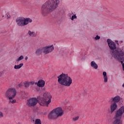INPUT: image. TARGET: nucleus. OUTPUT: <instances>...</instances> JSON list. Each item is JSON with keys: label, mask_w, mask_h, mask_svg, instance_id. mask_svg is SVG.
<instances>
[{"label": "nucleus", "mask_w": 124, "mask_h": 124, "mask_svg": "<svg viewBox=\"0 0 124 124\" xmlns=\"http://www.w3.org/2000/svg\"><path fill=\"white\" fill-rule=\"evenodd\" d=\"M51 98L52 96L50 93L46 92L44 93V98L38 96L37 99L35 98H32L27 100V105L29 107H33L37 104L39 101L41 106H44L45 104L48 105L51 102Z\"/></svg>", "instance_id": "f257e3e1"}, {"label": "nucleus", "mask_w": 124, "mask_h": 124, "mask_svg": "<svg viewBox=\"0 0 124 124\" xmlns=\"http://www.w3.org/2000/svg\"><path fill=\"white\" fill-rule=\"evenodd\" d=\"M107 42L112 57L118 61H124V49L117 48L116 44L111 39H108L107 40Z\"/></svg>", "instance_id": "f03ea898"}, {"label": "nucleus", "mask_w": 124, "mask_h": 124, "mask_svg": "<svg viewBox=\"0 0 124 124\" xmlns=\"http://www.w3.org/2000/svg\"><path fill=\"white\" fill-rule=\"evenodd\" d=\"M60 4V0H48L41 7V13L43 16H46L54 11Z\"/></svg>", "instance_id": "7ed1b4c3"}, {"label": "nucleus", "mask_w": 124, "mask_h": 124, "mask_svg": "<svg viewBox=\"0 0 124 124\" xmlns=\"http://www.w3.org/2000/svg\"><path fill=\"white\" fill-rule=\"evenodd\" d=\"M58 83L61 86L70 87V85L72 84V79L67 74H62L58 76Z\"/></svg>", "instance_id": "20e7f679"}, {"label": "nucleus", "mask_w": 124, "mask_h": 124, "mask_svg": "<svg viewBox=\"0 0 124 124\" xmlns=\"http://www.w3.org/2000/svg\"><path fill=\"white\" fill-rule=\"evenodd\" d=\"M17 94V91L15 88H9L5 93L6 97L8 98L9 102L11 103H16V100L14 99Z\"/></svg>", "instance_id": "39448f33"}, {"label": "nucleus", "mask_w": 124, "mask_h": 124, "mask_svg": "<svg viewBox=\"0 0 124 124\" xmlns=\"http://www.w3.org/2000/svg\"><path fill=\"white\" fill-rule=\"evenodd\" d=\"M32 20L30 18H25L24 17H18L16 19V23L18 27H25L28 25L29 23H31Z\"/></svg>", "instance_id": "423d86ee"}, {"label": "nucleus", "mask_w": 124, "mask_h": 124, "mask_svg": "<svg viewBox=\"0 0 124 124\" xmlns=\"http://www.w3.org/2000/svg\"><path fill=\"white\" fill-rule=\"evenodd\" d=\"M124 113V106H123L119 108L116 112L115 121L113 122V124H122L121 118L123 114Z\"/></svg>", "instance_id": "0eeeda50"}, {"label": "nucleus", "mask_w": 124, "mask_h": 124, "mask_svg": "<svg viewBox=\"0 0 124 124\" xmlns=\"http://www.w3.org/2000/svg\"><path fill=\"white\" fill-rule=\"evenodd\" d=\"M54 49L53 45L43 47V53L44 54L47 55V54H49V53L53 52V51H54Z\"/></svg>", "instance_id": "6e6552de"}, {"label": "nucleus", "mask_w": 124, "mask_h": 124, "mask_svg": "<svg viewBox=\"0 0 124 124\" xmlns=\"http://www.w3.org/2000/svg\"><path fill=\"white\" fill-rule=\"evenodd\" d=\"M53 112H55L58 117H62L63 115V110L62 108H57L53 109Z\"/></svg>", "instance_id": "1a4fd4ad"}, {"label": "nucleus", "mask_w": 124, "mask_h": 124, "mask_svg": "<svg viewBox=\"0 0 124 124\" xmlns=\"http://www.w3.org/2000/svg\"><path fill=\"white\" fill-rule=\"evenodd\" d=\"M48 118L51 120H55V119H57L59 118V116H57V113L55 111H54V109L51 111L50 113L48 114Z\"/></svg>", "instance_id": "9d476101"}, {"label": "nucleus", "mask_w": 124, "mask_h": 124, "mask_svg": "<svg viewBox=\"0 0 124 124\" xmlns=\"http://www.w3.org/2000/svg\"><path fill=\"white\" fill-rule=\"evenodd\" d=\"M117 108H118V105H117V103H112L110 105V112L113 113L115 112V111L117 110Z\"/></svg>", "instance_id": "9b49d317"}, {"label": "nucleus", "mask_w": 124, "mask_h": 124, "mask_svg": "<svg viewBox=\"0 0 124 124\" xmlns=\"http://www.w3.org/2000/svg\"><path fill=\"white\" fill-rule=\"evenodd\" d=\"M35 84L39 88H43L44 86H45V81L40 79L38 81V82H36Z\"/></svg>", "instance_id": "f8f14e48"}, {"label": "nucleus", "mask_w": 124, "mask_h": 124, "mask_svg": "<svg viewBox=\"0 0 124 124\" xmlns=\"http://www.w3.org/2000/svg\"><path fill=\"white\" fill-rule=\"evenodd\" d=\"M111 100L113 102H115V103H117L121 100V97L119 95L116 96L114 97L111 98Z\"/></svg>", "instance_id": "ddd939ff"}, {"label": "nucleus", "mask_w": 124, "mask_h": 124, "mask_svg": "<svg viewBox=\"0 0 124 124\" xmlns=\"http://www.w3.org/2000/svg\"><path fill=\"white\" fill-rule=\"evenodd\" d=\"M42 53H43V47H41L37 49L36 50L35 54V55H36V56H40Z\"/></svg>", "instance_id": "4468645a"}, {"label": "nucleus", "mask_w": 124, "mask_h": 124, "mask_svg": "<svg viewBox=\"0 0 124 124\" xmlns=\"http://www.w3.org/2000/svg\"><path fill=\"white\" fill-rule=\"evenodd\" d=\"M34 81H25L24 82V86L25 88H29L30 87V85H34Z\"/></svg>", "instance_id": "2eb2a0df"}, {"label": "nucleus", "mask_w": 124, "mask_h": 124, "mask_svg": "<svg viewBox=\"0 0 124 124\" xmlns=\"http://www.w3.org/2000/svg\"><path fill=\"white\" fill-rule=\"evenodd\" d=\"M28 34L31 37H35L37 35L36 33H35L34 31H31V30L28 31Z\"/></svg>", "instance_id": "dca6fc26"}, {"label": "nucleus", "mask_w": 124, "mask_h": 124, "mask_svg": "<svg viewBox=\"0 0 124 124\" xmlns=\"http://www.w3.org/2000/svg\"><path fill=\"white\" fill-rule=\"evenodd\" d=\"M103 75L104 77V82L105 83H107L108 82V77H107V73L106 72H103Z\"/></svg>", "instance_id": "f3484780"}, {"label": "nucleus", "mask_w": 124, "mask_h": 124, "mask_svg": "<svg viewBox=\"0 0 124 124\" xmlns=\"http://www.w3.org/2000/svg\"><path fill=\"white\" fill-rule=\"evenodd\" d=\"M91 65L92 67H93L94 69H97V68H98V65H97V64H96L94 61H92L91 62Z\"/></svg>", "instance_id": "a211bd4d"}, {"label": "nucleus", "mask_w": 124, "mask_h": 124, "mask_svg": "<svg viewBox=\"0 0 124 124\" xmlns=\"http://www.w3.org/2000/svg\"><path fill=\"white\" fill-rule=\"evenodd\" d=\"M24 65V63H21L18 65H15L14 66V69H20Z\"/></svg>", "instance_id": "6ab92c4d"}, {"label": "nucleus", "mask_w": 124, "mask_h": 124, "mask_svg": "<svg viewBox=\"0 0 124 124\" xmlns=\"http://www.w3.org/2000/svg\"><path fill=\"white\" fill-rule=\"evenodd\" d=\"M24 59V56L21 55L16 60V62L18 63L19 62L22 61V60Z\"/></svg>", "instance_id": "aec40b11"}, {"label": "nucleus", "mask_w": 124, "mask_h": 124, "mask_svg": "<svg viewBox=\"0 0 124 124\" xmlns=\"http://www.w3.org/2000/svg\"><path fill=\"white\" fill-rule=\"evenodd\" d=\"M35 124H41V120L40 119H36L35 121Z\"/></svg>", "instance_id": "412c9836"}, {"label": "nucleus", "mask_w": 124, "mask_h": 124, "mask_svg": "<svg viewBox=\"0 0 124 124\" xmlns=\"http://www.w3.org/2000/svg\"><path fill=\"white\" fill-rule=\"evenodd\" d=\"M74 19H77V16H76V15L72 16V17H71V20H72V21H74Z\"/></svg>", "instance_id": "4be33fe9"}, {"label": "nucleus", "mask_w": 124, "mask_h": 124, "mask_svg": "<svg viewBox=\"0 0 124 124\" xmlns=\"http://www.w3.org/2000/svg\"><path fill=\"white\" fill-rule=\"evenodd\" d=\"M78 119H79V116H77L73 118V120L74 122H76V121H78Z\"/></svg>", "instance_id": "5701e85b"}, {"label": "nucleus", "mask_w": 124, "mask_h": 124, "mask_svg": "<svg viewBox=\"0 0 124 124\" xmlns=\"http://www.w3.org/2000/svg\"><path fill=\"white\" fill-rule=\"evenodd\" d=\"M6 18H7V19H9V18H10V15H9V13H7L6 14Z\"/></svg>", "instance_id": "b1692460"}, {"label": "nucleus", "mask_w": 124, "mask_h": 124, "mask_svg": "<svg viewBox=\"0 0 124 124\" xmlns=\"http://www.w3.org/2000/svg\"><path fill=\"white\" fill-rule=\"evenodd\" d=\"M94 39L95 40H98V39H100V36L97 35Z\"/></svg>", "instance_id": "393cba45"}, {"label": "nucleus", "mask_w": 124, "mask_h": 124, "mask_svg": "<svg viewBox=\"0 0 124 124\" xmlns=\"http://www.w3.org/2000/svg\"><path fill=\"white\" fill-rule=\"evenodd\" d=\"M60 13H61V14H63V13H64V11L63 10V9L61 8V9H60Z\"/></svg>", "instance_id": "a878e982"}, {"label": "nucleus", "mask_w": 124, "mask_h": 124, "mask_svg": "<svg viewBox=\"0 0 124 124\" xmlns=\"http://www.w3.org/2000/svg\"><path fill=\"white\" fill-rule=\"evenodd\" d=\"M0 118H3V113L0 111Z\"/></svg>", "instance_id": "bb28decb"}, {"label": "nucleus", "mask_w": 124, "mask_h": 124, "mask_svg": "<svg viewBox=\"0 0 124 124\" xmlns=\"http://www.w3.org/2000/svg\"><path fill=\"white\" fill-rule=\"evenodd\" d=\"M2 76V72H0V77H1Z\"/></svg>", "instance_id": "cd10ccee"}, {"label": "nucleus", "mask_w": 124, "mask_h": 124, "mask_svg": "<svg viewBox=\"0 0 124 124\" xmlns=\"http://www.w3.org/2000/svg\"><path fill=\"white\" fill-rule=\"evenodd\" d=\"M25 60L26 61H27V60H28V57H27V56L25 57Z\"/></svg>", "instance_id": "c85d7f7f"}, {"label": "nucleus", "mask_w": 124, "mask_h": 124, "mask_svg": "<svg viewBox=\"0 0 124 124\" xmlns=\"http://www.w3.org/2000/svg\"><path fill=\"white\" fill-rule=\"evenodd\" d=\"M18 87H22V84H18Z\"/></svg>", "instance_id": "c756f323"}, {"label": "nucleus", "mask_w": 124, "mask_h": 124, "mask_svg": "<svg viewBox=\"0 0 124 124\" xmlns=\"http://www.w3.org/2000/svg\"><path fill=\"white\" fill-rule=\"evenodd\" d=\"M123 87H124V83L123 84Z\"/></svg>", "instance_id": "7c9ffc66"}]
</instances>
